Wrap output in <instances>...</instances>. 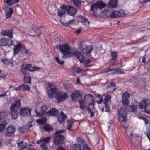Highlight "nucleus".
Returning a JSON list of instances; mask_svg holds the SVG:
<instances>
[{"mask_svg":"<svg viewBox=\"0 0 150 150\" xmlns=\"http://www.w3.org/2000/svg\"><path fill=\"white\" fill-rule=\"evenodd\" d=\"M47 108L45 106L41 107H37L35 109V112L37 116H41L43 115L46 113L47 115L52 116H56L59 113V111L56 109L52 108L47 112Z\"/></svg>","mask_w":150,"mask_h":150,"instance_id":"obj_2","label":"nucleus"},{"mask_svg":"<svg viewBox=\"0 0 150 150\" xmlns=\"http://www.w3.org/2000/svg\"><path fill=\"white\" fill-rule=\"evenodd\" d=\"M74 55H75L78 60L82 63L84 61L85 58L83 55L79 52H76L73 53Z\"/></svg>","mask_w":150,"mask_h":150,"instance_id":"obj_21","label":"nucleus"},{"mask_svg":"<svg viewBox=\"0 0 150 150\" xmlns=\"http://www.w3.org/2000/svg\"><path fill=\"white\" fill-rule=\"evenodd\" d=\"M19 0H4V3L9 6H11L17 3Z\"/></svg>","mask_w":150,"mask_h":150,"instance_id":"obj_28","label":"nucleus"},{"mask_svg":"<svg viewBox=\"0 0 150 150\" xmlns=\"http://www.w3.org/2000/svg\"><path fill=\"white\" fill-rule=\"evenodd\" d=\"M118 11H113L112 12L111 14L110 17L112 18H116L119 17L118 16Z\"/></svg>","mask_w":150,"mask_h":150,"instance_id":"obj_42","label":"nucleus"},{"mask_svg":"<svg viewBox=\"0 0 150 150\" xmlns=\"http://www.w3.org/2000/svg\"><path fill=\"white\" fill-rule=\"evenodd\" d=\"M86 110L88 112V113L90 114V117L91 118L94 115V113L92 111H91V110H90L89 108H86Z\"/></svg>","mask_w":150,"mask_h":150,"instance_id":"obj_51","label":"nucleus"},{"mask_svg":"<svg viewBox=\"0 0 150 150\" xmlns=\"http://www.w3.org/2000/svg\"><path fill=\"white\" fill-rule=\"evenodd\" d=\"M64 137L62 135H57L55 136L53 144L55 145H59L63 143Z\"/></svg>","mask_w":150,"mask_h":150,"instance_id":"obj_7","label":"nucleus"},{"mask_svg":"<svg viewBox=\"0 0 150 150\" xmlns=\"http://www.w3.org/2000/svg\"><path fill=\"white\" fill-rule=\"evenodd\" d=\"M117 11L118 12V16L119 17L124 16L125 15V12L123 10H120Z\"/></svg>","mask_w":150,"mask_h":150,"instance_id":"obj_46","label":"nucleus"},{"mask_svg":"<svg viewBox=\"0 0 150 150\" xmlns=\"http://www.w3.org/2000/svg\"><path fill=\"white\" fill-rule=\"evenodd\" d=\"M97 97L99 98L100 99V100H97V102L98 104H100L103 101V98L101 97L100 95L99 94L97 95Z\"/></svg>","mask_w":150,"mask_h":150,"instance_id":"obj_50","label":"nucleus"},{"mask_svg":"<svg viewBox=\"0 0 150 150\" xmlns=\"http://www.w3.org/2000/svg\"><path fill=\"white\" fill-rule=\"evenodd\" d=\"M13 11L12 8H9L8 11H6L5 12V15L6 16V18H10L13 13Z\"/></svg>","mask_w":150,"mask_h":150,"instance_id":"obj_33","label":"nucleus"},{"mask_svg":"<svg viewBox=\"0 0 150 150\" xmlns=\"http://www.w3.org/2000/svg\"><path fill=\"white\" fill-rule=\"evenodd\" d=\"M14 47L13 51L14 54H18L23 48H25V46L21 43H18L16 45H14Z\"/></svg>","mask_w":150,"mask_h":150,"instance_id":"obj_13","label":"nucleus"},{"mask_svg":"<svg viewBox=\"0 0 150 150\" xmlns=\"http://www.w3.org/2000/svg\"><path fill=\"white\" fill-rule=\"evenodd\" d=\"M130 93L128 92H125L122 95V102L123 105L127 106L129 105V101L128 100L129 98Z\"/></svg>","mask_w":150,"mask_h":150,"instance_id":"obj_12","label":"nucleus"},{"mask_svg":"<svg viewBox=\"0 0 150 150\" xmlns=\"http://www.w3.org/2000/svg\"><path fill=\"white\" fill-rule=\"evenodd\" d=\"M48 93L50 98L55 97L58 103L64 101L67 96V95L66 93L62 92L58 93L56 91V88L55 87L51 88L48 90Z\"/></svg>","mask_w":150,"mask_h":150,"instance_id":"obj_1","label":"nucleus"},{"mask_svg":"<svg viewBox=\"0 0 150 150\" xmlns=\"http://www.w3.org/2000/svg\"><path fill=\"white\" fill-rule=\"evenodd\" d=\"M13 41L8 38H1L0 40V45L4 46L10 45L13 44Z\"/></svg>","mask_w":150,"mask_h":150,"instance_id":"obj_9","label":"nucleus"},{"mask_svg":"<svg viewBox=\"0 0 150 150\" xmlns=\"http://www.w3.org/2000/svg\"><path fill=\"white\" fill-rule=\"evenodd\" d=\"M94 100H93L91 103H90L88 106L86 108H89L90 110H92L94 108V103L93 102Z\"/></svg>","mask_w":150,"mask_h":150,"instance_id":"obj_45","label":"nucleus"},{"mask_svg":"<svg viewBox=\"0 0 150 150\" xmlns=\"http://www.w3.org/2000/svg\"><path fill=\"white\" fill-rule=\"evenodd\" d=\"M3 62L4 64L6 65H7L9 63L8 59H5L3 60Z\"/></svg>","mask_w":150,"mask_h":150,"instance_id":"obj_60","label":"nucleus"},{"mask_svg":"<svg viewBox=\"0 0 150 150\" xmlns=\"http://www.w3.org/2000/svg\"><path fill=\"white\" fill-rule=\"evenodd\" d=\"M46 122V119L45 118H42L40 119H38L37 122L38 123L42 124Z\"/></svg>","mask_w":150,"mask_h":150,"instance_id":"obj_44","label":"nucleus"},{"mask_svg":"<svg viewBox=\"0 0 150 150\" xmlns=\"http://www.w3.org/2000/svg\"><path fill=\"white\" fill-rule=\"evenodd\" d=\"M93 49L92 46L89 45H84L83 49V52L84 54L90 53Z\"/></svg>","mask_w":150,"mask_h":150,"instance_id":"obj_18","label":"nucleus"},{"mask_svg":"<svg viewBox=\"0 0 150 150\" xmlns=\"http://www.w3.org/2000/svg\"><path fill=\"white\" fill-rule=\"evenodd\" d=\"M17 145L19 148L21 149H25L27 146L26 143L23 141L19 143H18Z\"/></svg>","mask_w":150,"mask_h":150,"instance_id":"obj_34","label":"nucleus"},{"mask_svg":"<svg viewBox=\"0 0 150 150\" xmlns=\"http://www.w3.org/2000/svg\"><path fill=\"white\" fill-rule=\"evenodd\" d=\"M29 129V126L28 125H26L20 128L19 130L21 132L24 133L28 131Z\"/></svg>","mask_w":150,"mask_h":150,"instance_id":"obj_36","label":"nucleus"},{"mask_svg":"<svg viewBox=\"0 0 150 150\" xmlns=\"http://www.w3.org/2000/svg\"><path fill=\"white\" fill-rule=\"evenodd\" d=\"M68 8V6L63 5L61 6V10L59 11L58 12V16L61 17L66 13H67Z\"/></svg>","mask_w":150,"mask_h":150,"instance_id":"obj_15","label":"nucleus"},{"mask_svg":"<svg viewBox=\"0 0 150 150\" xmlns=\"http://www.w3.org/2000/svg\"><path fill=\"white\" fill-rule=\"evenodd\" d=\"M31 110L28 107H22L20 111V114L23 116H26L30 115L31 113Z\"/></svg>","mask_w":150,"mask_h":150,"instance_id":"obj_10","label":"nucleus"},{"mask_svg":"<svg viewBox=\"0 0 150 150\" xmlns=\"http://www.w3.org/2000/svg\"><path fill=\"white\" fill-rule=\"evenodd\" d=\"M150 2V0H143L141 1H140V2L142 4H143L145 3Z\"/></svg>","mask_w":150,"mask_h":150,"instance_id":"obj_59","label":"nucleus"},{"mask_svg":"<svg viewBox=\"0 0 150 150\" xmlns=\"http://www.w3.org/2000/svg\"><path fill=\"white\" fill-rule=\"evenodd\" d=\"M6 113L4 112H0V120L2 119H4L6 116Z\"/></svg>","mask_w":150,"mask_h":150,"instance_id":"obj_54","label":"nucleus"},{"mask_svg":"<svg viewBox=\"0 0 150 150\" xmlns=\"http://www.w3.org/2000/svg\"><path fill=\"white\" fill-rule=\"evenodd\" d=\"M123 73V71H122V70L119 68H117L116 70H115L114 73V74H122Z\"/></svg>","mask_w":150,"mask_h":150,"instance_id":"obj_52","label":"nucleus"},{"mask_svg":"<svg viewBox=\"0 0 150 150\" xmlns=\"http://www.w3.org/2000/svg\"><path fill=\"white\" fill-rule=\"evenodd\" d=\"M107 89L110 90L111 92L115 91L116 89L115 83L113 82H110L109 84L108 85Z\"/></svg>","mask_w":150,"mask_h":150,"instance_id":"obj_25","label":"nucleus"},{"mask_svg":"<svg viewBox=\"0 0 150 150\" xmlns=\"http://www.w3.org/2000/svg\"><path fill=\"white\" fill-rule=\"evenodd\" d=\"M35 34L36 36H39L41 34V31L40 28L37 29L35 31Z\"/></svg>","mask_w":150,"mask_h":150,"instance_id":"obj_48","label":"nucleus"},{"mask_svg":"<svg viewBox=\"0 0 150 150\" xmlns=\"http://www.w3.org/2000/svg\"><path fill=\"white\" fill-rule=\"evenodd\" d=\"M111 95L107 94L105 96L103 101V103L105 104V111L107 112H109L110 111L109 106L108 104V102L111 100Z\"/></svg>","mask_w":150,"mask_h":150,"instance_id":"obj_11","label":"nucleus"},{"mask_svg":"<svg viewBox=\"0 0 150 150\" xmlns=\"http://www.w3.org/2000/svg\"><path fill=\"white\" fill-rule=\"evenodd\" d=\"M13 31L12 30H6L3 31L1 33V35L3 36H6L11 38H13L12 35Z\"/></svg>","mask_w":150,"mask_h":150,"instance_id":"obj_20","label":"nucleus"},{"mask_svg":"<svg viewBox=\"0 0 150 150\" xmlns=\"http://www.w3.org/2000/svg\"><path fill=\"white\" fill-rule=\"evenodd\" d=\"M77 141L78 142H79L83 144V145H82V150H92L91 148L87 146L86 142L81 138H78Z\"/></svg>","mask_w":150,"mask_h":150,"instance_id":"obj_16","label":"nucleus"},{"mask_svg":"<svg viewBox=\"0 0 150 150\" xmlns=\"http://www.w3.org/2000/svg\"><path fill=\"white\" fill-rule=\"evenodd\" d=\"M74 20L73 19L72 20H71L69 21H68L67 23L68 24H74Z\"/></svg>","mask_w":150,"mask_h":150,"instance_id":"obj_62","label":"nucleus"},{"mask_svg":"<svg viewBox=\"0 0 150 150\" xmlns=\"http://www.w3.org/2000/svg\"><path fill=\"white\" fill-rule=\"evenodd\" d=\"M111 55L112 56V60H114L117 58L118 55V54L117 52H112L111 53Z\"/></svg>","mask_w":150,"mask_h":150,"instance_id":"obj_47","label":"nucleus"},{"mask_svg":"<svg viewBox=\"0 0 150 150\" xmlns=\"http://www.w3.org/2000/svg\"><path fill=\"white\" fill-rule=\"evenodd\" d=\"M73 2L75 6L78 7H80L81 6V3L82 2L81 0H71Z\"/></svg>","mask_w":150,"mask_h":150,"instance_id":"obj_40","label":"nucleus"},{"mask_svg":"<svg viewBox=\"0 0 150 150\" xmlns=\"http://www.w3.org/2000/svg\"><path fill=\"white\" fill-rule=\"evenodd\" d=\"M93 96L90 94H88L86 95L84 97V99L85 101L89 102L90 101H92L93 100Z\"/></svg>","mask_w":150,"mask_h":150,"instance_id":"obj_35","label":"nucleus"},{"mask_svg":"<svg viewBox=\"0 0 150 150\" xmlns=\"http://www.w3.org/2000/svg\"><path fill=\"white\" fill-rule=\"evenodd\" d=\"M59 49L60 52L63 54L62 58L63 59L69 58L74 55V54L71 52L70 47L67 44L60 45Z\"/></svg>","mask_w":150,"mask_h":150,"instance_id":"obj_3","label":"nucleus"},{"mask_svg":"<svg viewBox=\"0 0 150 150\" xmlns=\"http://www.w3.org/2000/svg\"><path fill=\"white\" fill-rule=\"evenodd\" d=\"M64 132V130H59V131H56V132H55V134H60V133H63Z\"/></svg>","mask_w":150,"mask_h":150,"instance_id":"obj_63","label":"nucleus"},{"mask_svg":"<svg viewBox=\"0 0 150 150\" xmlns=\"http://www.w3.org/2000/svg\"><path fill=\"white\" fill-rule=\"evenodd\" d=\"M68 8L67 13L69 15L73 16L77 11L75 9L70 6H68Z\"/></svg>","mask_w":150,"mask_h":150,"instance_id":"obj_26","label":"nucleus"},{"mask_svg":"<svg viewBox=\"0 0 150 150\" xmlns=\"http://www.w3.org/2000/svg\"><path fill=\"white\" fill-rule=\"evenodd\" d=\"M66 118V115L62 111L60 112V115L57 117V120L60 123L63 122Z\"/></svg>","mask_w":150,"mask_h":150,"instance_id":"obj_24","label":"nucleus"},{"mask_svg":"<svg viewBox=\"0 0 150 150\" xmlns=\"http://www.w3.org/2000/svg\"><path fill=\"white\" fill-rule=\"evenodd\" d=\"M84 62H85L84 64L85 67H88L90 66V64L91 62L90 60L89 59L86 60Z\"/></svg>","mask_w":150,"mask_h":150,"instance_id":"obj_49","label":"nucleus"},{"mask_svg":"<svg viewBox=\"0 0 150 150\" xmlns=\"http://www.w3.org/2000/svg\"><path fill=\"white\" fill-rule=\"evenodd\" d=\"M106 6V4L102 1L100 0L97 1L95 3H93L92 4L91 9L92 11L94 13L98 9H102Z\"/></svg>","mask_w":150,"mask_h":150,"instance_id":"obj_4","label":"nucleus"},{"mask_svg":"<svg viewBox=\"0 0 150 150\" xmlns=\"http://www.w3.org/2000/svg\"><path fill=\"white\" fill-rule=\"evenodd\" d=\"M82 146L79 144H76L72 145L70 150H82Z\"/></svg>","mask_w":150,"mask_h":150,"instance_id":"obj_30","label":"nucleus"},{"mask_svg":"<svg viewBox=\"0 0 150 150\" xmlns=\"http://www.w3.org/2000/svg\"><path fill=\"white\" fill-rule=\"evenodd\" d=\"M21 101L18 99L12 103L10 106V109L11 110H18L19 108L21 107Z\"/></svg>","mask_w":150,"mask_h":150,"instance_id":"obj_8","label":"nucleus"},{"mask_svg":"<svg viewBox=\"0 0 150 150\" xmlns=\"http://www.w3.org/2000/svg\"><path fill=\"white\" fill-rule=\"evenodd\" d=\"M79 107L81 109H86V106L85 105V102L83 99H80L79 100Z\"/></svg>","mask_w":150,"mask_h":150,"instance_id":"obj_32","label":"nucleus"},{"mask_svg":"<svg viewBox=\"0 0 150 150\" xmlns=\"http://www.w3.org/2000/svg\"><path fill=\"white\" fill-rule=\"evenodd\" d=\"M20 87L21 88V90H29L30 89V86L26 84H22L21 85Z\"/></svg>","mask_w":150,"mask_h":150,"instance_id":"obj_39","label":"nucleus"},{"mask_svg":"<svg viewBox=\"0 0 150 150\" xmlns=\"http://www.w3.org/2000/svg\"><path fill=\"white\" fill-rule=\"evenodd\" d=\"M81 27L80 28H79L77 29L75 31V33L76 34H79L81 32Z\"/></svg>","mask_w":150,"mask_h":150,"instance_id":"obj_61","label":"nucleus"},{"mask_svg":"<svg viewBox=\"0 0 150 150\" xmlns=\"http://www.w3.org/2000/svg\"><path fill=\"white\" fill-rule=\"evenodd\" d=\"M149 103H148L147 101L144 100H142L139 104V108L141 109H144L145 112L146 111V109L148 108Z\"/></svg>","mask_w":150,"mask_h":150,"instance_id":"obj_19","label":"nucleus"},{"mask_svg":"<svg viewBox=\"0 0 150 150\" xmlns=\"http://www.w3.org/2000/svg\"><path fill=\"white\" fill-rule=\"evenodd\" d=\"M7 125L6 121L4 120L0 122V132H2L4 131L5 127Z\"/></svg>","mask_w":150,"mask_h":150,"instance_id":"obj_31","label":"nucleus"},{"mask_svg":"<svg viewBox=\"0 0 150 150\" xmlns=\"http://www.w3.org/2000/svg\"><path fill=\"white\" fill-rule=\"evenodd\" d=\"M18 110H11L10 112L13 119H16L18 118Z\"/></svg>","mask_w":150,"mask_h":150,"instance_id":"obj_37","label":"nucleus"},{"mask_svg":"<svg viewBox=\"0 0 150 150\" xmlns=\"http://www.w3.org/2000/svg\"><path fill=\"white\" fill-rule=\"evenodd\" d=\"M138 103L135 102L133 103V105L131 106V109L133 112H135L138 107Z\"/></svg>","mask_w":150,"mask_h":150,"instance_id":"obj_38","label":"nucleus"},{"mask_svg":"<svg viewBox=\"0 0 150 150\" xmlns=\"http://www.w3.org/2000/svg\"><path fill=\"white\" fill-rule=\"evenodd\" d=\"M40 68L36 66H33L31 64H27L24 67V69L30 71H34L39 70Z\"/></svg>","mask_w":150,"mask_h":150,"instance_id":"obj_17","label":"nucleus"},{"mask_svg":"<svg viewBox=\"0 0 150 150\" xmlns=\"http://www.w3.org/2000/svg\"><path fill=\"white\" fill-rule=\"evenodd\" d=\"M81 22L85 25L88 26L89 25V23L88 21L86 18L82 17L81 18Z\"/></svg>","mask_w":150,"mask_h":150,"instance_id":"obj_41","label":"nucleus"},{"mask_svg":"<svg viewBox=\"0 0 150 150\" xmlns=\"http://www.w3.org/2000/svg\"><path fill=\"white\" fill-rule=\"evenodd\" d=\"M146 112L150 114V104L148 105V108L146 109Z\"/></svg>","mask_w":150,"mask_h":150,"instance_id":"obj_58","label":"nucleus"},{"mask_svg":"<svg viewBox=\"0 0 150 150\" xmlns=\"http://www.w3.org/2000/svg\"><path fill=\"white\" fill-rule=\"evenodd\" d=\"M125 129L126 131V132L128 134V132H131L132 131V128L130 126H127L125 127Z\"/></svg>","mask_w":150,"mask_h":150,"instance_id":"obj_55","label":"nucleus"},{"mask_svg":"<svg viewBox=\"0 0 150 150\" xmlns=\"http://www.w3.org/2000/svg\"><path fill=\"white\" fill-rule=\"evenodd\" d=\"M119 120L121 122H125L126 120L127 114L126 109L122 108L118 111Z\"/></svg>","mask_w":150,"mask_h":150,"instance_id":"obj_6","label":"nucleus"},{"mask_svg":"<svg viewBox=\"0 0 150 150\" xmlns=\"http://www.w3.org/2000/svg\"><path fill=\"white\" fill-rule=\"evenodd\" d=\"M51 139V137H47L44 138H41L39 141L37 142V144H40L41 142L42 143L40 144V147L43 150H48L47 143H48Z\"/></svg>","mask_w":150,"mask_h":150,"instance_id":"obj_5","label":"nucleus"},{"mask_svg":"<svg viewBox=\"0 0 150 150\" xmlns=\"http://www.w3.org/2000/svg\"><path fill=\"white\" fill-rule=\"evenodd\" d=\"M73 123L72 122L69 123L67 126V129L69 130V131H71V128L72 125Z\"/></svg>","mask_w":150,"mask_h":150,"instance_id":"obj_57","label":"nucleus"},{"mask_svg":"<svg viewBox=\"0 0 150 150\" xmlns=\"http://www.w3.org/2000/svg\"><path fill=\"white\" fill-rule=\"evenodd\" d=\"M44 129L47 131H49L52 129V127L49 124L45 125L44 127Z\"/></svg>","mask_w":150,"mask_h":150,"instance_id":"obj_43","label":"nucleus"},{"mask_svg":"<svg viewBox=\"0 0 150 150\" xmlns=\"http://www.w3.org/2000/svg\"><path fill=\"white\" fill-rule=\"evenodd\" d=\"M117 6V0H110L108 4V7L113 8Z\"/></svg>","mask_w":150,"mask_h":150,"instance_id":"obj_23","label":"nucleus"},{"mask_svg":"<svg viewBox=\"0 0 150 150\" xmlns=\"http://www.w3.org/2000/svg\"><path fill=\"white\" fill-rule=\"evenodd\" d=\"M71 71L73 75L76 73L79 74L82 72L83 71V69L79 68L73 67L72 68Z\"/></svg>","mask_w":150,"mask_h":150,"instance_id":"obj_27","label":"nucleus"},{"mask_svg":"<svg viewBox=\"0 0 150 150\" xmlns=\"http://www.w3.org/2000/svg\"><path fill=\"white\" fill-rule=\"evenodd\" d=\"M24 81V82L26 83H31V77L29 73H26L25 74Z\"/></svg>","mask_w":150,"mask_h":150,"instance_id":"obj_29","label":"nucleus"},{"mask_svg":"<svg viewBox=\"0 0 150 150\" xmlns=\"http://www.w3.org/2000/svg\"><path fill=\"white\" fill-rule=\"evenodd\" d=\"M57 150H65V149L63 148L62 147H59L57 148Z\"/></svg>","mask_w":150,"mask_h":150,"instance_id":"obj_64","label":"nucleus"},{"mask_svg":"<svg viewBox=\"0 0 150 150\" xmlns=\"http://www.w3.org/2000/svg\"><path fill=\"white\" fill-rule=\"evenodd\" d=\"M82 96L79 91L73 93L71 95V98L73 100H76L78 98H82Z\"/></svg>","mask_w":150,"mask_h":150,"instance_id":"obj_22","label":"nucleus"},{"mask_svg":"<svg viewBox=\"0 0 150 150\" xmlns=\"http://www.w3.org/2000/svg\"><path fill=\"white\" fill-rule=\"evenodd\" d=\"M55 60H56V61L60 64V65H63L64 63V61H60L59 60V58L57 57H56L55 58Z\"/></svg>","mask_w":150,"mask_h":150,"instance_id":"obj_53","label":"nucleus"},{"mask_svg":"<svg viewBox=\"0 0 150 150\" xmlns=\"http://www.w3.org/2000/svg\"><path fill=\"white\" fill-rule=\"evenodd\" d=\"M15 131V128L14 126H10L8 127L6 130V134L8 136L13 135Z\"/></svg>","mask_w":150,"mask_h":150,"instance_id":"obj_14","label":"nucleus"},{"mask_svg":"<svg viewBox=\"0 0 150 150\" xmlns=\"http://www.w3.org/2000/svg\"><path fill=\"white\" fill-rule=\"evenodd\" d=\"M145 67H148V69H150V59L147 62L145 65Z\"/></svg>","mask_w":150,"mask_h":150,"instance_id":"obj_56","label":"nucleus"}]
</instances>
